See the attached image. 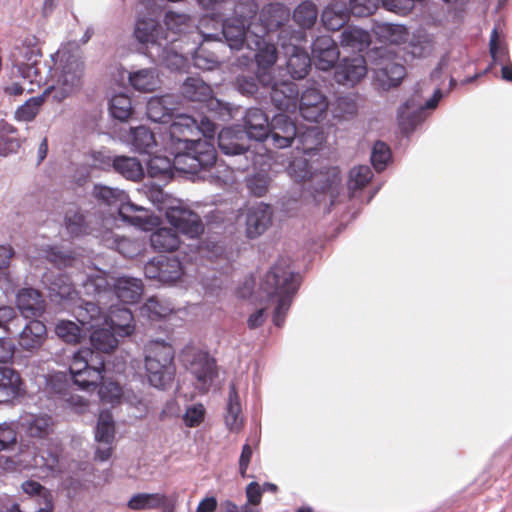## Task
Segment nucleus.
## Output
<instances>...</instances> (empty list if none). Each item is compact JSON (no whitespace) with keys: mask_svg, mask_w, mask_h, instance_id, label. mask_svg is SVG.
Here are the masks:
<instances>
[{"mask_svg":"<svg viewBox=\"0 0 512 512\" xmlns=\"http://www.w3.org/2000/svg\"><path fill=\"white\" fill-rule=\"evenodd\" d=\"M174 359L175 350L165 341L155 340L145 345V376L151 386L160 390L171 387L176 375Z\"/></svg>","mask_w":512,"mask_h":512,"instance_id":"2","label":"nucleus"},{"mask_svg":"<svg viewBox=\"0 0 512 512\" xmlns=\"http://www.w3.org/2000/svg\"><path fill=\"white\" fill-rule=\"evenodd\" d=\"M164 22L169 30L177 34H185L197 30L195 21L186 14L169 11L165 14Z\"/></svg>","mask_w":512,"mask_h":512,"instance_id":"44","label":"nucleus"},{"mask_svg":"<svg viewBox=\"0 0 512 512\" xmlns=\"http://www.w3.org/2000/svg\"><path fill=\"white\" fill-rule=\"evenodd\" d=\"M380 0H350L349 13L357 17H366L373 14Z\"/></svg>","mask_w":512,"mask_h":512,"instance_id":"57","label":"nucleus"},{"mask_svg":"<svg viewBox=\"0 0 512 512\" xmlns=\"http://www.w3.org/2000/svg\"><path fill=\"white\" fill-rule=\"evenodd\" d=\"M248 39V48L256 51L255 60L259 68L272 67L277 61L276 46L267 39V36L251 33Z\"/></svg>","mask_w":512,"mask_h":512,"instance_id":"21","label":"nucleus"},{"mask_svg":"<svg viewBox=\"0 0 512 512\" xmlns=\"http://www.w3.org/2000/svg\"><path fill=\"white\" fill-rule=\"evenodd\" d=\"M298 129L296 124L286 114L279 113L273 116L268 135L265 140L270 141L275 148H286L296 140Z\"/></svg>","mask_w":512,"mask_h":512,"instance_id":"9","label":"nucleus"},{"mask_svg":"<svg viewBox=\"0 0 512 512\" xmlns=\"http://www.w3.org/2000/svg\"><path fill=\"white\" fill-rule=\"evenodd\" d=\"M130 84L137 91L153 92L159 85L158 77L152 69H142L130 74Z\"/></svg>","mask_w":512,"mask_h":512,"instance_id":"43","label":"nucleus"},{"mask_svg":"<svg viewBox=\"0 0 512 512\" xmlns=\"http://www.w3.org/2000/svg\"><path fill=\"white\" fill-rule=\"evenodd\" d=\"M269 180L265 175L257 174L247 180V187L250 192L257 196L262 197L268 191Z\"/></svg>","mask_w":512,"mask_h":512,"instance_id":"62","label":"nucleus"},{"mask_svg":"<svg viewBox=\"0 0 512 512\" xmlns=\"http://www.w3.org/2000/svg\"><path fill=\"white\" fill-rule=\"evenodd\" d=\"M166 503V496L161 493H138L133 495L127 503L129 509L134 511L158 509Z\"/></svg>","mask_w":512,"mask_h":512,"instance_id":"40","label":"nucleus"},{"mask_svg":"<svg viewBox=\"0 0 512 512\" xmlns=\"http://www.w3.org/2000/svg\"><path fill=\"white\" fill-rule=\"evenodd\" d=\"M198 122L191 116L180 115L170 125L169 133L173 142L190 145L199 139L197 136Z\"/></svg>","mask_w":512,"mask_h":512,"instance_id":"23","label":"nucleus"},{"mask_svg":"<svg viewBox=\"0 0 512 512\" xmlns=\"http://www.w3.org/2000/svg\"><path fill=\"white\" fill-rule=\"evenodd\" d=\"M406 69L403 65L394 62H381L375 70L376 79L385 88L398 86L404 78Z\"/></svg>","mask_w":512,"mask_h":512,"instance_id":"32","label":"nucleus"},{"mask_svg":"<svg viewBox=\"0 0 512 512\" xmlns=\"http://www.w3.org/2000/svg\"><path fill=\"white\" fill-rule=\"evenodd\" d=\"M55 333L64 342L69 344H76L81 339V329L79 326L68 320H61L55 327Z\"/></svg>","mask_w":512,"mask_h":512,"instance_id":"52","label":"nucleus"},{"mask_svg":"<svg viewBox=\"0 0 512 512\" xmlns=\"http://www.w3.org/2000/svg\"><path fill=\"white\" fill-rule=\"evenodd\" d=\"M174 160L166 156L155 155L147 162V172L153 178H171L173 176Z\"/></svg>","mask_w":512,"mask_h":512,"instance_id":"45","label":"nucleus"},{"mask_svg":"<svg viewBox=\"0 0 512 512\" xmlns=\"http://www.w3.org/2000/svg\"><path fill=\"white\" fill-rule=\"evenodd\" d=\"M273 209L269 204L256 203L247 209L246 233L247 237L254 239L263 234L271 225Z\"/></svg>","mask_w":512,"mask_h":512,"instance_id":"14","label":"nucleus"},{"mask_svg":"<svg viewBox=\"0 0 512 512\" xmlns=\"http://www.w3.org/2000/svg\"><path fill=\"white\" fill-rule=\"evenodd\" d=\"M92 355L89 349L78 351L69 367L73 382L83 390L95 389L103 380L104 361L101 360L98 366H92L88 359Z\"/></svg>","mask_w":512,"mask_h":512,"instance_id":"6","label":"nucleus"},{"mask_svg":"<svg viewBox=\"0 0 512 512\" xmlns=\"http://www.w3.org/2000/svg\"><path fill=\"white\" fill-rule=\"evenodd\" d=\"M350 16L345 3L335 1L329 4L322 12L321 21L327 30L337 31L348 21Z\"/></svg>","mask_w":512,"mask_h":512,"instance_id":"31","label":"nucleus"},{"mask_svg":"<svg viewBox=\"0 0 512 512\" xmlns=\"http://www.w3.org/2000/svg\"><path fill=\"white\" fill-rule=\"evenodd\" d=\"M166 218L174 228L191 238L199 236L204 230L199 215L187 208L170 207L166 211Z\"/></svg>","mask_w":512,"mask_h":512,"instance_id":"12","label":"nucleus"},{"mask_svg":"<svg viewBox=\"0 0 512 512\" xmlns=\"http://www.w3.org/2000/svg\"><path fill=\"white\" fill-rule=\"evenodd\" d=\"M244 127L250 138L262 141L268 135L270 123L263 110L250 108L244 116Z\"/></svg>","mask_w":512,"mask_h":512,"instance_id":"25","label":"nucleus"},{"mask_svg":"<svg viewBox=\"0 0 512 512\" xmlns=\"http://www.w3.org/2000/svg\"><path fill=\"white\" fill-rule=\"evenodd\" d=\"M312 56L293 46V51L287 61V70L294 79H303L309 72Z\"/></svg>","mask_w":512,"mask_h":512,"instance_id":"38","label":"nucleus"},{"mask_svg":"<svg viewBox=\"0 0 512 512\" xmlns=\"http://www.w3.org/2000/svg\"><path fill=\"white\" fill-rule=\"evenodd\" d=\"M151 247L157 252H173L180 245V239L172 228H159L150 235Z\"/></svg>","mask_w":512,"mask_h":512,"instance_id":"34","label":"nucleus"},{"mask_svg":"<svg viewBox=\"0 0 512 512\" xmlns=\"http://www.w3.org/2000/svg\"><path fill=\"white\" fill-rule=\"evenodd\" d=\"M96 216L92 213H85L79 207H72L66 211L65 227L72 237H79L92 233V224Z\"/></svg>","mask_w":512,"mask_h":512,"instance_id":"22","label":"nucleus"},{"mask_svg":"<svg viewBox=\"0 0 512 512\" xmlns=\"http://www.w3.org/2000/svg\"><path fill=\"white\" fill-rule=\"evenodd\" d=\"M43 103V96L32 97L28 99L24 104H22L16 109L14 113V118L20 122L33 121L38 115Z\"/></svg>","mask_w":512,"mask_h":512,"instance_id":"50","label":"nucleus"},{"mask_svg":"<svg viewBox=\"0 0 512 512\" xmlns=\"http://www.w3.org/2000/svg\"><path fill=\"white\" fill-rule=\"evenodd\" d=\"M287 172L296 182L305 181L310 177L308 163L304 159L292 161L288 166Z\"/></svg>","mask_w":512,"mask_h":512,"instance_id":"61","label":"nucleus"},{"mask_svg":"<svg viewBox=\"0 0 512 512\" xmlns=\"http://www.w3.org/2000/svg\"><path fill=\"white\" fill-rule=\"evenodd\" d=\"M185 151L174 156V168L183 173L197 174L202 169L212 167L217 159L213 143L198 140L184 146Z\"/></svg>","mask_w":512,"mask_h":512,"instance_id":"3","label":"nucleus"},{"mask_svg":"<svg viewBox=\"0 0 512 512\" xmlns=\"http://www.w3.org/2000/svg\"><path fill=\"white\" fill-rule=\"evenodd\" d=\"M119 215L125 220L134 225L141 226L144 224L145 219L140 215H136V212H144L142 207H138L133 203L126 202L121 203L118 209Z\"/></svg>","mask_w":512,"mask_h":512,"instance_id":"60","label":"nucleus"},{"mask_svg":"<svg viewBox=\"0 0 512 512\" xmlns=\"http://www.w3.org/2000/svg\"><path fill=\"white\" fill-rule=\"evenodd\" d=\"M300 282V276L291 270L288 258H279L265 274L260 284L261 290L269 297L278 298L273 312L275 326L281 327L284 324Z\"/></svg>","mask_w":512,"mask_h":512,"instance_id":"1","label":"nucleus"},{"mask_svg":"<svg viewBox=\"0 0 512 512\" xmlns=\"http://www.w3.org/2000/svg\"><path fill=\"white\" fill-rule=\"evenodd\" d=\"M259 11V5L255 0H238L234 5L233 19L247 26L253 25L252 22Z\"/></svg>","mask_w":512,"mask_h":512,"instance_id":"46","label":"nucleus"},{"mask_svg":"<svg viewBox=\"0 0 512 512\" xmlns=\"http://www.w3.org/2000/svg\"><path fill=\"white\" fill-rule=\"evenodd\" d=\"M204 417V406L202 404H197L187 408L186 413L184 415V421L186 426L192 428L199 426L203 422Z\"/></svg>","mask_w":512,"mask_h":512,"instance_id":"63","label":"nucleus"},{"mask_svg":"<svg viewBox=\"0 0 512 512\" xmlns=\"http://www.w3.org/2000/svg\"><path fill=\"white\" fill-rule=\"evenodd\" d=\"M131 145L139 153L150 154L157 145L154 133L145 126L131 129Z\"/></svg>","mask_w":512,"mask_h":512,"instance_id":"42","label":"nucleus"},{"mask_svg":"<svg viewBox=\"0 0 512 512\" xmlns=\"http://www.w3.org/2000/svg\"><path fill=\"white\" fill-rule=\"evenodd\" d=\"M235 85L243 95H254L258 91V80L254 76L240 75L236 78Z\"/></svg>","mask_w":512,"mask_h":512,"instance_id":"64","label":"nucleus"},{"mask_svg":"<svg viewBox=\"0 0 512 512\" xmlns=\"http://www.w3.org/2000/svg\"><path fill=\"white\" fill-rule=\"evenodd\" d=\"M181 91L183 96L190 101L207 102L209 111L219 120L227 121L232 118L230 106L213 97L211 87L202 79L188 77L182 84Z\"/></svg>","mask_w":512,"mask_h":512,"instance_id":"4","label":"nucleus"},{"mask_svg":"<svg viewBox=\"0 0 512 512\" xmlns=\"http://www.w3.org/2000/svg\"><path fill=\"white\" fill-rule=\"evenodd\" d=\"M16 305L23 317L36 319L46 311L43 294L34 288H22L16 295Z\"/></svg>","mask_w":512,"mask_h":512,"instance_id":"15","label":"nucleus"},{"mask_svg":"<svg viewBox=\"0 0 512 512\" xmlns=\"http://www.w3.org/2000/svg\"><path fill=\"white\" fill-rule=\"evenodd\" d=\"M22 379L18 372L10 367H0V403L16 398L21 391Z\"/></svg>","mask_w":512,"mask_h":512,"instance_id":"30","label":"nucleus"},{"mask_svg":"<svg viewBox=\"0 0 512 512\" xmlns=\"http://www.w3.org/2000/svg\"><path fill=\"white\" fill-rule=\"evenodd\" d=\"M194 65L203 70H212L220 64V57L214 51H210L203 43L193 54Z\"/></svg>","mask_w":512,"mask_h":512,"instance_id":"49","label":"nucleus"},{"mask_svg":"<svg viewBox=\"0 0 512 512\" xmlns=\"http://www.w3.org/2000/svg\"><path fill=\"white\" fill-rule=\"evenodd\" d=\"M116 335L110 328L95 329L90 336L91 345L99 352L110 353L118 345Z\"/></svg>","mask_w":512,"mask_h":512,"instance_id":"41","label":"nucleus"},{"mask_svg":"<svg viewBox=\"0 0 512 512\" xmlns=\"http://www.w3.org/2000/svg\"><path fill=\"white\" fill-rule=\"evenodd\" d=\"M61 72L58 76V83L63 90V97H66L82 85L84 73V62L79 56L65 52L61 53Z\"/></svg>","mask_w":512,"mask_h":512,"instance_id":"8","label":"nucleus"},{"mask_svg":"<svg viewBox=\"0 0 512 512\" xmlns=\"http://www.w3.org/2000/svg\"><path fill=\"white\" fill-rule=\"evenodd\" d=\"M490 54L494 62H509V52L507 45L500 40L497 29H493L490 37Z\"/></svg>","mask_w":512,"mask_h":512,"instance_id":"55","label":"nucleus"},{"mask_svg":"<svg viewBox=\"0 0 512 512\" xmlns=\"http://www.w3.org/2000/svg\"><path fill=\"white\" fill-rule=\"evenodd\" d=\"M371 42L370 34L360 28L347 27L340 35V44L343 48H350L352 51L361 52L365 50Z\"/></svg>","mask_w":512,"mask_h":512,"instance_id":"35","label":"nucleus"},{"mask_svg":"<svg viewBox=\"0 0 512 512\" xmlns=\"http://www.w3.org/2000/svg\"><path fill=\"white\" fill-rule=\"evenodd\" d=\"M367 73L366 61L362 55L344 58L336 68L334 78L342 85L354 86Z\"/></svg>","mask_w":512,"mask_h":512,"instance_id":"16","label":"nucleus"},{"mask_svg":"<svg viewBox=\"0 0 512 512\" xmlns=\"http://www.w3.org/2000/svg\"><path fill=\"white\" fill-rule=\"evenodd\" d=\"M242 138V132L224 128L218 134V146L226 155H240L248 150V146L241 142Z\"/></svg>","mask_w":512,"mask_h":512,"instance_id":"33","label":"nucleus"},{"mask_svg":"<svg viewBox=\"0 0 512 512\" xmlns=\"http://www.w3.org/2000/svg\"><path fill=\"white\" fill-rule=\"evenodd\" d=\"M142 293L143 284L140 279L123 276L114 281L112 295L124 303H136Z\"/></svg>","mask_w":512,"mask_h":512,"instance_id":"27","label":"nucleus"},{"mask_svg":"<svg viewBox=\"0 0 512 512\" xmlns=\"http://www.w3.org/2000/svg\"><path fill=\"white\" fill-rule=\"evenodd\" d=\"M114 436L115 427L113 417L108 411L102 412L99 415L95 432V439L99 443L110 445L114 440Z\"/></svg>","mask_w":512,"mask_h":512,"instance_id":"48","label":"nucleus"},{"mask_svg":"<svg viewBox=\"0 0 512 512\" xmlns=\"http://www.w3.org/2000/svg\"><path fill=\"white\" fill-rule=\"evenodd\" d=\"M161 25L157 17V9L154 3H145L140 0L137 6V14L132 36L135 41L145 47L157 43L161 32Z\"/></svg>","mask_w":512,"mask_h":512,"instance_id":"5","label":"nucleus"},{"mask_svg":"<svg viewBox=\"0 0 512 512\" xmlns=\"http://www.w3.org/2000/svg\"><path fill=\"white\" fill-rule=\"evenodd\" d=\"M390 158L391 151L389 146L382 141H376L371 154V162L375 170L378 172L383 171Z\"/></svg>","mask_w":512,"mask_h":512,"instance_id":"54","label":"nucleus"},{"mask_svg":"<svg viewBox=\"0 0 512 512\" xmlns=\"http://www.w3.org/2000/svg\"><path fill=\"white\" fill-rule=\"evenodd\" d=\"M372 177L373 172L367 165H359L352 168L349 173V189H363L371 181Z\"/></svg>","mask_w":512,"mask_h":512,"instance_id":"53","label":"nucleus"},{"mask_svg":"<svg viewBox=\"0 0 512 512\" xmlns=\"http://www.w3.org/2000/svg\"><path fill=\"white\" fill-rule=\"evenodd\" d=\"M297 149L301 150L304 154H309L319 147L324 142V133L317 126L306 127L304 131L297 132L296 136Z\"/></svg>","mask_w":512,"mask_h":512,"instance_id":"37","label":"nucleus"},{"mask_svg":"<svg viewBox=\"0 0 512 512\" xmlns=\"http://www.w3.org/2000/svg\"><path fill=\"white\" fill-rule=\"evenodd\" d=\"M111 115L120 121H126L132 115L131 99L125 94H117L110 100Z\"/></svg>","mask_w":512,"mask_h":512,"instance_id":"51","label":"nucleus"},{"mask_svg":"<svg viewBox=\"0 0 512 512\" xmlns=\"http://www.w3.org/2000/svg\"><path fill=\"white\" fill-rule=\"evenodd\" d=\"M328 105L326 96L315 88L306 89L297 103L300 115L309 122H319L324 119Z\"/></svg>","mask_w":512,"mask_h":512,"instance_id":"10","label":"nucleus"},{"mask_svg":"<svg viewBox=\"0 0 512 512\" xmlns=\"http://www.w3.org/2000/svg\"><path fill=\"white\" fill-rule=\"evenodd\" d=\"M144 273L149 279L172 283L181 278L183 268L177 258L159 257L145 265Z\"/></svg>","mask_w":512,"mask_h":512,"instance_id":"11","label":"nucleus"},{"mask_svg":"<svg viewBox=\"0 0 512 512\" xmlns=\"http://www.w3.org/2000/svg\"><path fill=\"white\" fill-rule=\"evenodd\" d=\"M290 18V11L283 4L269 3L259 12L257 23L252 25L250 33L267 36L284 26Z\"/></svg>","mask_w":512,"mask_h":512,"instance_id":"7","label":"nucleus"},{"mask_svg":"<svg viewBox=\"0 0 512 512\" xmlns=\"http://www.w3.org/2000/svg\"><path fill=\"white\" fill-rule=\"evenodd\" d=\"M101 318L100 307L91 301L85 302V307L81 309L78 314V320L83 325H90L91 328H95L98 325V320Z\"/></svg>","mask_w":512,"mask_h":512,"instance_id":"58","label":"nucleus"},{"mask_svg":"<svg viewBox=\"0 0 512 512\" xmlns=\"http://www.w3.org/2000/svg\"><path fill=\"white\" fill-rule=\"evenodd\" d=\"M252 25H245L229 18L222 25V34L231 49L240 50L244 44L248 46V38Z\"/></svg>","mask_w":512,"mask_h":512,"instance_id":"28","label":"nucleus"},{"mask_svg":"<svg viewBox=\"0 0 512 512\" xmlns=\"http://www.w3.org/2000/svg\"><path fill=\"white\" fill-rule=\"evenodd\" d=\"M51 290L61 300H74L78 292L70 282V279L65 275H60L52 284Z\"/></svg>","mask_w":512,"mask_h":512,"instance_id":"56","label":"nucleus"},{"mask_svg":"<svg viewBox=\"0 0 512 512\" xmlns=\"http://www.w3.org/2000/svg\"><path fill=\"white\" fill-rule=\"evenodd\" d=\"M47 340L46 325L38 320H29L18 336V344L22 350L28 352H37Z\"/></svg>","mask_w":512,"mask_h":512,"instance_id":"17","label":"nucleus"},{"mask_svg":"<svg viewBox=\"0 0 512 512\" xmlns=\"http://www.w3.org/2000/svg\"><path fill=\"white\" fill-rule=\"evenodd\" d=\"M99 396L103 402L115 403L122 396V387L113 381L103 382L99 388Z\"/></svg>","mask_w":512,"mask_h":512,"instance_id":"59","label":"nucleus"},{"mask_svg":"<svg viewBox=\"0 0 512 512\" xmlns=\"http://www.w3.org/2000/svg\"><path fill=\"white\" fill-rule=\"evenodd\" d=\"M134 318L132 312L123 306H111L105 323L118 336H129L134 332Z\"/></svg>","mask_w":512,"mask_h":512,"instance_id":"24","label":"nucleus"},{"mask_svg":"<svg viewBox=\"0 0 512 512\" xmlns=\"http://www.w3.org/2000/svg\"><path fill=\"white\" fill-rule=\"evenodd\" d=\"M115 280L116 278L98 270L94 274L88 275L83 282V293L94 298H100L102 295H112Z\"/></svg>","mask_w":512,"mask_h":512,"instance_id":"26","label":"nucleus"},{"mask_svg":"<svg viewBox=\"0 0 512 512\" xmlns=\"http://www.w3.org/2000/svg\"><path fill=\"white\" fill-rule=\"evenodd\" d=\"M21 426L28 437L47 439L54 433L55 421L49 414H28L21 418Z\"/></svg>","mask_w":512,"mask_h":512,"instance_id":"19","label":"nucleus"},{"mask_svg":"<svg viewBox=\"0 0 512 512\" xmlns=\"http://www.w3.org/2000/svg\"><path fill=\"white\" fill-rule=\"evenodd\" d=\"M242 408L239 393L234 382L229 385L228 401L224 421L232 432H239L243 426Z\"/></svg>","mask_w":512,"mask_h":512,"instance_id":"29","label":"nucleus"},{"mask_svg":"<svg viewBox=\"0 0 512 512\" xmlns=\"http://www.w3.org/2000/svg\"><path fill=\"white\" fill-rule=\"evenodd\" d=\"M312 59L315 66L323 71L330 70L339 59V49L331 36L322 35L312 43Z\"/></svg>","mask_w":512,"mask_h":512,"instance_id":"13","label":"nucleus"},{"mask_svg":"<svg viewBox=\"0 0 512 512\" xmlns=\"http://www.w3.org/2000/svg\"><path fill=\"white\" fill-rule=\"evenodd\" d=\"M190 371L196 379V387L200 392H208L213 379L216 377L215 361L207 354L197 355L190 365Z\"/></svg>","mask_w":512,"mask_h":512,"instance_id":"20","label":"nucleus"},{"mask_svg":"<svg viewBox=\"0 0 512 512\" xmlns=\"http://www.w3.org/2000/svg\"><path fill=\"white\" fill-rule=\"evenodd\" d=\"M299 90L294 82L275 83L270 92L274 106L284 112H294L297 108Z\"/></svg>","mask_w":512,"mask_h":512,"instance_id":"18","label":"nucleus"},{"mask_svg":"<svg viewBox=\"0 0 512 512\" xmlns=\"http://www.w3.org/2000/svg\"><path fill=\"white\" fill-rule=\"evenodd\" d=\"M113 168L128 180L138 181L144 176L143 166L135 157L118 156L113 160Z\"/></svg>","mask_w":512,"mask_h":512,"instance_id":"39","label":"nucleus"},{"mask_svg":"<svg viewBox=\"0 0 512 512\" xmlns=\"http://www.w3.org/2000/svg\"><path fill=\"white\" fill-rule=\"evenodd\" d=\"M318 17V10L311 1H304L299 4L293 13L294 21L303 28H311Z\"/></svg>","mask_w":512,"mask_h":512,"instance_id":"47","label":"nucleus"},{"mask_svg":"<svg viewBox=\"0 0 512 512\" xmlns=\"http://www.w3.org/2000/svg\"><path fill=\"white\" fill-rule=\"evenodd\" d=\"M173 109L172 96L164 95L150 98L147 102L146 113L152 121L163 123L171 116Z\"/></svg>","mask_w":512,"mask_h":512,"instance_id":"36","label":"nucleus"}]
</instances>
